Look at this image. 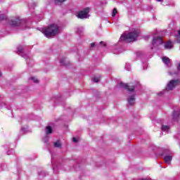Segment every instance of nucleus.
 Returning <instances> with one entry per match:
<instances>
[{
	"instance_id": "1",
	"label": "nucleus",
	"mask_w": 180,
	"mask_h": 180,
	"mask_svg": "<svg viewBox=\"0 0 180 180\" xmlns=\"http://www.w3.org/2000/svg\"><path fill=\"white\" fill-rule=\"evenodd\" d=\"M139 34H140V31L138 30H134V31L128 33H124L120 38V40L129 41L131 43V41H136L137 40V37H139Z\"/></svg>"
},
{
	"instance_id": "2",
	"label": "nucleus",
	"mask_w": 180,
	"mask_h": 180,
	"mask_svg": "<svg viewBox=\"0 0 180 180\" xmlns=\"http://www.w3.org/2000/svg\"><path fill=\"white\" fill-rule=\"evenodd\" d=\"M43 33L44 34H45L46 37L50 39V37L57 36V34L60 33V27L56 24H52L49 25L47 28L44 30Z\"/></svg>"
},
{
	"instance_id": "3",
	"label": "nucleus",
	"mask_w": 180,
	"mask_h": 180,
	"mask_svg": "<svg viewBox=\"0 0 180 180\" xmlns=\"http://www.w3.org/2000/svg\"><path fill=\"white\" fill-rule=\"evenodd\" d=\"M21 24L22 20H20L19 17H14L9 21V25H11V26H14L15 27H16V26H20Z\"/></svg>"
},
{
	"instance_id": "4",
	"label": "nucleus",
	"mask_w": 180,
	"mask_h": 180,
	"mask_svg": "<svg viewBox=\"0 0 180 180\" xmlns=\"http://www.w3.org/2000/svg\"><path fill=\"white\" fill-rule=\"evenodd\" d=\"M88 13H89V8H86L79 12L77 14V18H79V19H86V18H89V16Z\"/></svg>"
},
{
	"instance_id": "5",
	"label": "nucleus",
	"mask_w": 180,
	"mask_h": 180,
	"mask_svg": "<svg viewBox=\"0 0 180 180\" xmlns=\"http://www.w3.org/2000/svg\"><path fill=\"white\" fill-rule=\"evenodd\" d=\"M117 86H119V88H124V89H127V91H129V92H133V91H134V88H136V86H129L128 84H126L123 82H120Z\"/></svg>"
},
{
	"instance_id": "6",
	"label": "nucleus",
	"mask_w": 180,
	"mask_h": 180,
	"mask_svg": "<svg viewBox=\"0 0 180 180\" xmlns=\"http://www.w3.org/2000/svg\"><path fill=\"white\" fill-rule=\"evenodd\" d=\"M179 81L178 80H171L167 86L166 89L167 91H172V89H174V88H175V86H176V85H178Z\"/></svg>"
},
{
	"instance_id": "7",
	"label": "nucleus",
	"mask_w": 180,
	"mask_h": 180,
	"mask_svg": "<svg viewBox=\"0 0 180 180\" xmlns=\"http://www.w3.org/2000/svg\"><path fill=\"white\" fill-rule=\"evenodd\" d=\"M162 62L164 63V64H165V65L169 68L171 67H172V62H171V59H169V58L167 57V56H163L162 58Z\"/></svg>"
},
{
	"instance_id": "8",
	"label": "nucleus",
	"mask_w": 180,
	"mask_h": 180,
	"mask_svg": "<svg viewBox=\"0 0 180 180\" xmlns=\"http://www.w3.org/2000/svg\"><path fill=\"white\" fill-rule=\"evenodd\" d=\"M152 44L154 46H160V44H162V38L161 37H158L157 38H154Z\"/></svg>"
},
{
	"instance_id": "9",
	"label": "nucleus",
	"mask_w": 180,
	"mask_h": 180,
	"mask_svg": "<svg viewBox=\"0 0 180 180\" xmlns=\"http://www.w3.org/2000/svg\"><path fill=\"white\" fill-rule=\"evenodd\" d=\"M128 103L130 105V106H133L136 102V98H134V95L129 96L128 99Z\"/></svg>"
},
{
	"instance_id": "10",
	"label": "nucleus",
	"mask_w": 180,
	"mask_h": 180,
	"mask_svg": "<svg viewBox=\"0 0 180 180\" xmlns=\"http://www.w3.org/2000/svg\"><path fill=\"white\" fill-rule=\"evenodd\" d=\"M180 112L179 111H174L172 113V119L173 120H177L178 117H179Z\"/></svg>"
},
{
	"instance_id": "11",
	"label": "nucleus",
	"mask_w": 180,
	"mask_h": 180,
	"mask_svg": "<svg viewBox=\"0 0 180 180\" xmlns=\"http://www.w3.org/2000/svg\"><path fill=\"white\" fill-rule=\"evenodd\" d=\"M164 161L166 164H171V161H172V156L167 155L164 158Z\"/></svg>"
},
{
	"instance_id": "12",
	"label": "nucleus",
	"mask_w": 180,
	"mask_h": 180,
	"mask_svg": "<svg viewBox=\"0 0 180 180\" xmlns=\"http://www.w3.org/2000/svg\"><path fill=\"white\" fill-rule=\"evenodd\" d=\"M173 46H172V42L171 41H167L166 44H165V49H172Z\"/></svg>"
},
{
	"instance_id": "13",
	"label": "nucleus",
	"mask_w": 180,
	"mask_h": 180,
	"mask_svg": "<svg viewBox=\"0 0 180 180\" xmlns=\"http://www.w3.org/2000/svg\"><path fill=\"white\" fill-rule=\"evenodd\" d=\"M53 146L56 148H61V142H60V141H56L53 143Z\"/></svg>"
},
{
	"instance_id": "14",
	"label": "nucleus",
	"mask_w": 180,
	"mask_h": 180,
	"mask_svg": "<svg viewBox=\"0 0 180 180\" xmlns=\"http://www.w3.org/2000/svg\"><path fill=\"white\" fill-rule=\"evenodd\" d=\"M23 49H25V47L23 46H19L18 47V54H22L23 53Z\"/></svg>"
},
{
	"instance_id": "15",
	"label": "nucleus",
	"mask_w": 180,
	"mask_h": 180,
	"mask_svg": "<svg viewBox=\"0 0 180 180\" xmlns=\"http://www.w3.org/2000/svg\"><path fill=\"white\" fill-rule=\"evenodd\" d=\"M46 134H51L53 133V129H51V127H46Z\"/></svg>"
},
{
	"instance_id": "16",
	"label": "nucleus",
	"mask_w": 180,
	"mask_h": 180,
	"mask_svg": "<svg viewBox=\"0 0 180 180\" xmlns=\"http://www.w3.org/2000/svg\"><path fill=\"white\" fill-rule=\"evenodd\" d=\"M162 131H168L169 130V127L167 125H162Z\"/></svg>"
},
{
	"instance_id": "17",
	"label": "nucleus",
	"mask_w": 180,
	"mask_h": 180,
	"mask_svg": "<svg viewBox=\"0 0 180 180\" xmlns=\"http://www.w3.org/2000/svg\"><path fill=\"white\" fill-rule=\"evenodd\" d=\"M84 32V28L82 27H77V33L81 34Z\"/></svg>"
},
{
	"instance_id": "18",
	"label": "nucleus",
	"mask_w": 180,
	"mask_h": 180,
	"mask_svg": "<svg viewBox=\"0 0 180 180\" xmlns=\"http://www.w3.org/2000/svg\"><path fill=\"white\" fill-rule=\"evenodd\" d=\"M7 19V17L6 15H4V14H1L0 15V20L2 21V20H5Z\"/></svg>"
},
{
	"instance_id": "19",
	"label": "nucleus",
	"mask_w": 180,
	"mask_h": 180,
	"mask_svg": "<svg viewBox=\"0 0 180 180\" xmlns=\"http://www.w3.org/2000/svg\"><path fill=\"white\" fill-rule=\"evenodd\" d=\"M30 79H31L32 81L35 82V84H38V82H39V79H37V78H36L34 77H32L30 78Z\"/></svg>"
},
{
	"instance_id": "20",
	"label": "nucleus",
	"mask_w": 180,
	"mask_h": 180,
	"mask_svg": "<svg viewBox=\"0 0 180 180\" xmlns=\"http://www.w3.org/2000/svg\"><path fill=\"white\" fill-rule=\"evenodd\" d=\"M116 13H117V10L116 8H114L112 13V17L115 18V16H116Z\"/></svg>"
},
{
	"instance_id": "21",
	"label": "nucleus",
	"mask_w": 180,
	"mask_h": 180,
	"mask_svg": "<svg viewBox=\"0 0 180 180\" xmlns=\"http://www.w3.org/2000/svg\"><path fill=\"white\" fill-rule=\"evenodd\" d=\"M67 0H54L55 4H63V2H65Z\"/></svg>"
},
{
	"instance_id": "22",
	"label": "nucleus",
	"mask_w": 180,
	"mask_h": 180,
	"mask_svg": "<svg viewBox=\"0 0 180 180\" xmlns=\"http://www.w3.org/2000/svg\"><path fill=\"white\" fill-rule=\"evenodd\" d=\"M92 79L94 82L98 83V82H99L100 78L99 77H94Z\"/></svg>"
},
{
	"instance_id": "23",
	"label": "nucleus",
	"mask_w": 180,
	"mask_h": 180,
	"mask_svg": "<svg viewBox=\"0 0 180 180\" xmlns=\"http://www.w3.org/2000/svg\"><path fill=\"white\" fill-rule=\"evenodd\" d=\"M60 64L62 65H65V58H63L60 61Z\"/></svg>"
},
{
	"instance_id": "24",
	"label": "nucleus",
	"mask_w": 180,
	"mask_h": 180,
	"mask_svg": "<svg viewBox=\"0 0 180 180\" xmlns=\"http://www.w3.org/2000/svg\"><path fill=\"white\" fill-rule=\"evenodd\" d=\"M94 47H95V43L93 42L90 44V49H92Z\"/></svg>"
},
{
	"instance_id": "25",
	"label": "nucleus",
	"mask_w": 180,
	"mask_h": 180,
	"mask_svg": "<svg viewBox=\"0 0 180 180\" xmlns=\"http://www.w3.org/2000/svg\"><path fill=\"white\" fill-rule=\"evenodd\" d=\"M73 143H78V139H77V138L74 137L73 138Z\"/></svg>"
},
{
	"instance_id": "26",
	"label": "nucleus",
	"mask_w": 180,
	"mask_h": 180,
	"mask_svg": "<svg viewBox=\"0 0 180 180\" xmlns=\"http://www.w3.org/2000/svg\"><path fill=\"white\" fill-rule=\"evenodd\" d=\"M100 44H103V47H106V44L103 43V41H101Z\"/></svg>"
},
{
	"instance_id": "27",
	"label": "nucleus",
	"mask_w": 180,
	"mask_h": 180,
	"mask_svg": "<svg viewBox=\"0 0 180 180\" xmlns=\"http://www.w3.org/2000/svg\"><path fill=\"white\" fill-rule=\"evenodd\" d=\"M177 70H178V71H180V63H179V65L177 66Z\"/></svg>"
},
{
	"instance_id": "28",
	"label": "nucleus",
	"mask_w": 180,
	"mask_h": 180,
	"mask_svg": "<svg viewBox=\"0 0 180 180\" xmlns=\"http://www.w3.org/2000/svg\"><path fill=\"white\" fill-rule=\"evenodd\" d=\"M169 75H174V74L171 72H169Z\"/></svg>"
},
{
	"instance_id": "29",
	"label": "nucleus",
	"mask_w": 180,
	"mask_h": 180,
	"mask_svg": "<svg viewBox=\"0 0 180 180\" xmlns=\"http://www.w3.org/2000/svg\"><path fill=\"white\" fill-rule=\"evenodd\" d=\"M21 131H25V128H22Z\"/></svg>"
},
{
	"instance_id": "30",
	"label": "nucleus",
	"mask_w": 180,
	"mask_h": 180,
	"mask_svg": "<svg viewBox=\"0 0 180 180\" xmlns=\"http://www.w3.org/2000/svg\"><path fill=\"white\" fill-rule=\"evenodd\" d=\"M129 71H130V70H131V68H130V66H129V69H127Z\"/></svg>"
},
{
	"instance_id": "31",
	"label": "nucleus",
	"mask_w": 180,
	"mask_h": 180,
	"mask_svg": "<svg viewBox=\"0 0 180 180\" xmlns=\"http://www.w3.org/2000/svg\"><path fill=\"white\" fill-rule=\"evenodd\" d=\"M158 1V2H161V1H162V0H157Z\"/></svg>"
},
{
	"instance_id": "32",
	"label": "nucleus",
	"mask_w": 180,
	"mask_h": 180,
	"mask_svg": "<svg viewBox=\"0 0 180 180\" xmlns=\"http://www.w3.org/2000/svg\"><path fill=\"white\" fill-rule=\"evenodd\" d=\"M179 34L180 35V30L178 31Z\"/></svg>"
},
{
	"instance_id": "33",
	"label": "nucleus",
	"mask_w": 180,
	"mask_h": 180,
	"mask_svg": "<svg viewBox=\"0 0 180 180\" xmlns=\"http://www.w3.org/2000/svg\"><path fill=\"white\" fill-rule=\"evenodd\" d=\"M179 34L180 35V30L178 31Z\"/></svg>"
},
{
	"instance_id": "34",
	"label": "nucleus",
	"mask_w": 180,
	"mask_h": 180,
	"mask_svg": "<svg viewBox=\"0 0 180 180\" xmlns=\"http://www.w3.org/2000/svg\"><path fill=\"white\" fill-rule=\"evenodd\" d=\"M1 75H2V73L0 72V77H1Z\"/></svg>"
},
{
	"instance_id": "35",
	"label": "nucleus",
	"mask_w": 180,
	"mask_h": 180,
	"mask_svg": "<svg viewBox=\"0 0 180 180\" xmlns=\"http://www.w3.org/2000/svg\"><path fill=\"white\" fill-rule=\"evenodd\" d=\"M174 74H178V72H175Z\"/></svg>"
},
{
	"instance_id": "36",
	"label": "nucleus",
	"mask_w": 180,
	"mask_h": 180,
	"mask_svg": "<svg viewBox=\"0 0 180 180\" xmlns=\"http://www.w3.org/2000/svg\"><path fill=\"white\" fill-rule=\"evenodd\" d=\"M179 43H180V40L179 41Z\"/></svg>"
}]
</instances>
